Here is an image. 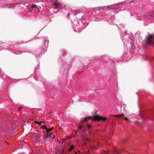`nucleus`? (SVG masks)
<instances>
[{"label": "nucleus", "instance_id": "obj_12", "mask_svg": "<svg viewBox=\"0 0 154 154\" xmlns=\"http://www.w3.org/2000/svg\"><path fill=\"white\" fill-rule=\"evenodd\" d=\"M63 150H62L60 151H59L58 152H57L56 154H63Z\"/></svg>", "mask_w": 154, "mask_h": 154}, {"label": "nucleus", "instance_id": "obj_20", "mask_svg": "<svg viewBox=\"0 0 154 154\" xmlns=\"http://www.w3.org/2000/svg\"><path fill=\"white\" fill-rule=\"evenodd\" d=\"M111 7H112L111 6H110L109 7V8L110 9H114V8H111Z\"/></svg>", "mask_w": 154, "mask_h": 154}, {"label": "nucleus", "instance_id": "obj_6", "mask_svg": "<svg viewBox=\"0 0 154 154\" xmlns=\"http://www.w3.org/2000/svg\"><path fill=\"white\" fill-rule=\"evenodd\" d=\"M121 150H122V151H123V149H114V152H115V153H119L121 152Z\"/></svg>", "mask_w": 154, "mask_h": 154}, {"label": "nucleus", "instance_id": "obj_21", "mask_svg": "<svg viewBox=\"0 0 154 154\" xmlns=\"http://www.w3.org/2000/svg\"><path fill=\"white\" fill-rule=\"evenodd\" d=\"M41 123H45V122H41Z\"/></svg>", "mask_w": 154, "mask_h": 154}, {"label": "nucleus", "instance_id": "obj_17", "mask_svg": "<svg viewBox=\"0 0 154 154\" xmlns=\"http://www.w3.org/2000/svg\"><path fill=\"white\" fill-rule=\"evenodd\" d=\"M22 109V107H20L18 108V110L20 111V110Z\"/></svg>", "mask_w": 154, "mask_h": 154}, {"label": "nucleus", "instance_id": "obj_15", "mask_svg": "<svg viewBox=\"0 0 154 154\" xmlns=\"http://www.w3.org/2000/svg\"><path fill=\"white\" fill-rule=\"evenodd\" d=\"M34 122L36 123V124H38V125H40L41 124V122H37V121H34Z\"/></svg>", "mask_w": 154, "mask_h": 154}, {"label": "nucleus", "instance_id": "obj_22", "mask_svg": "<svg viewBox=\"0 0 154 154\" xmlns=\"http://www.w3.org/2000/svg\"><path fill=\"white\" fill-rule=\"evenodd\" d=\"M77 131H75V133H77Z\"/></svg>", "mask_w": 154, "mask_h": 154}, {"label": "nucleus", "instance_id": "obj_28", "mask_svg": "<svg viewBox=\"0 0 154 154\" xmlns=\"http://www.w3.org/2000/svg\"><path fill=\"white\" fill-rule=\"evenodd\" d=\"M51 112H49V114H51Z\"/></svg>", "mask_w": 154, "mask_h": 154}, {"label": "nucleus", "instance_id": "obj_19", "mask_svg": "<svg viewBox=\"0 0 154 154\" xmlns=\"http://www.w3.org/2000/svg\"><path fill=\"white\" fill-rule=\"evenodd\" d=\"M87 126L88 127V128H91V126L90 125L88 124Z\"/></svg>", "mask_w": 154, "mask_h": 154}, {"label": "nucleus", "instance_id": "obj_26", "mask_svg": "<svg viewBox=\"0 0 154 154\" xmlns=\"http://www.w3.org/2000/svg\"><path fill=\"white\" fill-rule=\"evenodd\" d=\"M105 153H107V152H105Z\"/></svg>", "mask_w": 154, "mask_h": 154}, {"label": "nucleus", "instance_id": "obj_13", "mask_svg": "<svg viewBox=\"0 0 154 154\" xmlns=\"http://www.w3.org/2000/svg\"><path fill=\"white\" fill-rule=\"evenodd\" d=\"M85 140L87 141H89V140H90V138L88 137H85Z\"/></svg>", "mask_w": 154, "mask_h": 154}, {"label": "nucleus", "instance_id": "obj_2", "mask_svg": "<svg viewBox=\"0 0 154 154\" xmlns=\"http://www.w3.org/2000/svg\"><path fill=\"white\" fill-rule=\"evenodd\" d=\"M93 118H94L93 120L94 121H99L101 120H102L103 121H105L106 119V118L100 116L98 115H96L93 116Z\"/></svg>", "mask_w": 154, "mask_h": 154}, {"label": "nucleus", "instance_id": "obj_3", "mask_svg": "<svg viewBox=\"0 0 154 154\" xmlns=\"http://www.w3.org/2000/svg\"><path fill=\"white\" fill-rule=\"evenodd\" d=\"M53 5L55 6L54 7L55 8H60L61 6V4L58 2L57 0H55L54 3Z\"/></svg>", "mask_w": 154, "mask_h": 154}, {"label": "nucleus", "instance_id": "obj_24", "mask_svg": "<svg viewBox=\"0 0 154 154\" xmlns=\"http://www.w3.org/2000/svg\"><path fill=\"white\" fill-rule=\"evenodd\" d=\"M67 15L68 16H69V13H68V14H67Z\"/></svg>", "mask_w": 154, "mask_h": 154}, {"label": "nucleus", "instance_id": "obj_10", "mask_svg": "<svg viewBox=\"0 0 154 154\" xmlns=\"http://www.w3.org/2000/svg\"><path fill=\"white\" fill-rule=\"evenodd\" d=\"M74 146L73 145L70 146V148L69 149V151H71L72 149H73L74 148Z\"/></svg>", "mask_w": 154, "mask_h": 154}, {"label": "nucleus", "instance_id": "obj_23", "mask_svg": "<svg viewBox=\"0 0 154 154\" xmlns=\"http://www.w3.org/2000/svg\"><path fill=\"white\" fill-rule=\"evenodd\" d=\"M88 133L89 134H91V132L89 131H88Z\"/></svg>", "mask_w": 154, "mask_h": 154}, {"label": "nucleus", "instance_id": "obj_14", "mask_svg": "<svg viewBox=\"0 0 154 154\" xmlns=\"http://www.w3.org/2000/svg\"><path fill=\"white\" fill-rule=\"evenodd\" d=\"M42 128L43 129H45L46 130H47V128L46 127V126L45 125H43L42 126Z\"/></svg>", "mask_w": 154, "mask_h": 154}, {"label": "nucleus", "instance_id": "obj_18", "mask_svg": "<svg viewBox=\"0 0 154 154\" xmlns=\"http://www.w3.org/2000/svg\"><path fill=\"white\" fill-rule=\"evenodd\" d=\"M78 128H79V129H82V126H81V125H80V126L78 127Z\"/></svg>", "mask_w": 154, "mask_h": 154}, {"label": "nucleus", "instance_id": "obj_1", "mask_svg": "<svg viewBox=\"0 0 154 154\" xmlns=\"http://www.w3.org/2000/svg\"><path fill=\"white\" fill-rule=\"evenodd\" d=\"M154 36L153 35L149 33L146 35L144 41V43L146 45H152L153 44Z\"/></svg>", "mask_w": 154, "mask_h": 154}, {"label": "nucleus", "instance_id": "obj_27", "mask_svg": "<svg viewBox=\"0 0 154 154\" xmlns=\"http://www.w3.org/2000/svg\"><path fill=\"white\" fill-rule=\"evenodd\" d=\"M78 152H80V151H79V150H78Z\"/></svg>", "mask_w": 154, "mask_h": 154}, {"label": "nucleus", "instance_id": "obj_5", "mask_svg": "<svg viewBox=\"0 0 154 154\" xmlns=\"http://www.w3.org/2000/svg\"><path fill=\"white\" fill-rule=\"evenodd\" d=\"M52 134L51 133H46V136L44 137L45 140H47L49 138L51 137V135Z\"/></svg>", "mask_w": 154, "mask_h": 154}, {"label": "nucleus", "instance_id": "obj_25", "mask_svg": "<svg viewBox=\"0 0 154 154\" xmlns=\"http://www.w3.org/2000/svg\"><path fill=\"white\" fill-rule=\"evenodd\" d=\"M6 143L8 145V143L7 142H6Z\"/></svg>", "mask_w": 154, "mask_h": 154}, {"label": "nucleus", "instance_id": "obj_4", "mask_svg": "<svg viewBox=\"0 0 154 154\" xmlns=\"http://www.w3.org/2000/svg\"><path fill=\"white\" fill-rule=\"evenodd\" d=\"M92 119V118L91 117H89L88 118H85L81 119V124H83L84 122L88 121V119Z\"/></svg>", "mask_w": 154, "mask_h": 154}, {"label": "nucleus", "instance_id": "obj_16", "mask_svg": "<svg viewBox=\"0 0 154 154\" xmlns=\"http://www.w3.org/2000/svg\"><path fill=\"white\" fill-rule=\"evenodd\" d=\"M124 119L127 121H129V122L130 121V120H129L126 117H125Z\"/></svg>", "mask_w": 154, "mask_h": 154}, {"label": "nucleus", "instance_id": "obj_7", "mask_svg": "<svg viewBox=\"0 0 154 154\" xmlns=\"http://www.w3.org/2000/svg\"><path fill=\"white\" fill-rule=\"evenodd\" d=\"M124 116V114H121L120 115H110V117H111L112 116H115L116 117H117L119 118H120L121 117L123 116Z\"/></svg>", "mask_w": 154, "mask_h": 154}, {"label": "nucleus", "instance_id": "obj_11", "mask_svg": "<svg viewBox=\"0 0 154 154\" xmlns=\"http://www.w3.org/2000/svg\"><path fill=\"white\" fill-rule=\"evenodd\" d=\"M32 8H36L37 9H38L37 6L36 5H35V4H33L32 5Z\"/></svg>", "mask_w": 154, "mask_h": 154}, {"label": "nucleus", "instance_id": "obj_9", "mask_svg": "<svg viewBox=\"0 0 154 154\" xmlns=\"http://www.w3.org/2000/svg\"><path fill=\"white\" fill-rule=\"evenodd\" d=\"M53 127L51 128H49L48 129L47 128V130H46V133L48 134V133H49V132L51 131V130L53 129Z\"/></svg>", "mask_w": 154, "mask_h": 154}, {"label": "nucleus", "instance_id": "obj_8", "mask_svg": "<svg viewBox=\"0 0 154 154\" xmlns=\"http://www.w3.org/2000/svg\"><path fill=\"white\" fill-rule=\"evenodd\" d=\"M41 135H42V134H35L34 135V136L36 137L37 139H38L40 138Z\"/></svg>", "mask_w": 154, "mask_h": 154}]
</instances>
